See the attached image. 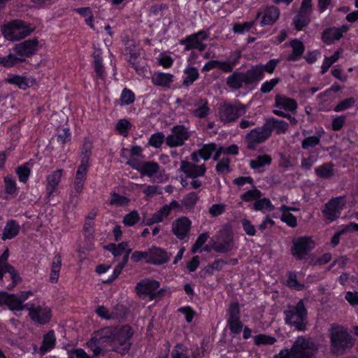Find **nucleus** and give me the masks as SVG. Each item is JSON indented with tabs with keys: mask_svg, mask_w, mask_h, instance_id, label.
Segmentation results:
<instances>
[{
	"mask_svg": "<svg viewBox=\"0 0 358 358\" xmlns=\"http://www.w3.org/2000/svg\"><path fill=\"white\" fill-rule=\"evenodd\" d=\"M198 200L199 196L197 194L194 192H192L183 197L182 206L186 209L192 210L194 208Z\"/></svg>",
	"mask_w": 358,
	"mask_h": 358,
	"instance_id": "45",
	"label": "nucleus"
},
{
	"mask_svg": "<svg viewBox=\"0 0 358 358\" xmlns=\"http://www.w3.org/2000/svg\"><path fill=\"white\" fill-rule=\"evenodd\" d=\"M135 100L134 94L128 89H124L120 97L122 104L129 105L132 103Z\"/></svg>",
	"mask_w": 358,
	"mask_h": 358,
	"instance_id": "60",
	"label": "nucleus"
},
{
	"mask_svg": "<svg viewBox=\"0 0 358 358\" xmlns=\"http://www.w3.org/2000/svg\"><path fill=\"white\" fill-rule=\"evenodd\" d=\"M6 81L8 83L17 86L21 90H27L30 87L29 80L25 77L17 75L8 78Z\"/></svg>",
	"mask_w": 358,
	"mask_h": 358,
	"instance_id": "40",
	"label": "nucleus"
},
{
	"mask_svg": "<svg viewBox=\"0 0 358 358\" xmlns=\"http://www.w3.org/2000/svg\"><path fill=\"white\" fill-rule=\"evenodd\" d=\"M270 136V131L265 123L262 127L251 130L245 136L248 149L251 150H255L259 144L264 142Z\"/></svg>",
	"mask_w": 358,
	"mask_h": 358,
	"instance_id": "11",
	"label": "nucleus"
},
{
	"mask_svg": "<svg viewBox=\"0 0 358 358\" xmlns=\"http://www.w3.org/2000/svg\"><path fill=\"white\" fill-rule=\"evenodd\" d=\"M56 338L53 331H50L46 334L43 340L42 345L40 348V351L42 354L45 353L47 351L52 349L55 345Z\"/></svg>",
	"mask_w": 358,
	"mask_h": 358,
	"instance_id": "36",
	"label": "nucleus"
},
{
	"mask_svg": "<svg viewBox=\"0 0 358 358\" xmlns=\"http://www.w3.org/2000/svg\"><path fill=\"white\" fill-rule=\"evenodd\" d=\"M196 109L192 111V114L198 118H204L209 114V107L206 99H199L195 102Z\"/></svg>",
	"mask_w": 358,
	"mask_h": 358,
	"instance_id": "31",
	"label": "nucleus"
},
{
	"mask_svg": "<svg viewBox=\"0 0 358 358\" xmlns=\"http://www.w3.org/2000/svg\"><path fill=\"white\" fill-rule=\"evenodd\" d=\"M208 34L204 31H200L192 34L180 41V44L185 45V50L188 51L192 49H198L200 52L206 49V45L202 41L208 38Z\"/></svg>",
	"mask_w": 358,
	"mask_h": 358,
	"instance_id": "15",
	"label": "nucleus"
},
{
	"mask_svg": "<svg viewBox=\"0 0 358 358\" xmlns=\"http://www.w3.org/2000/svg\"><path fill=\"white\" fill-rule=\"evenodd\" d=\"M330 352L335 356H342L350 351L355 345V339L346 328L332 324L329 329Z\"/></svg>",
	"mask_w": 358,
	"mask_h": 358,
	"instance_id": "1",
	"label": "nucleus"
},
{
	"mask_svg": "<svg viewBox=\"0 0 358 358\" xmlns=\"http://www.w3.org/2000/svg\"><path fill=\"white\" fill-rule=\"evenodd\" d=\"M38 41L36 38L26 40L15 45L13 50L22 58L29 57L38 50Z\"/></svg>",
	"mask_w": 358,
	"mask_h": 358,
	"instance_id": "16",
	"label": "nucleus"
},
{
	"mask_svg": "<svg viewBox=\"0 0 358 358\" xmlns=\"http://www.w3.org/2000/svg\"><path fill=\"white\" fill-rule=\"evenodd\" d=\"M31 319L38 324H45L50 321L52 315L51 310L48 307L37 306L31 305L27 308Z\"/></svg>",
	"mask_w": 358,
	"mask_h": 358,
	"instance_id": "17",
	"label": "nucleus"
},
{
	"mask_svg": "<svg viewBox=\"0 0 358 358\" xmlns=\"http://www.w3.org/2000/svg\"><path fill=\"white\" fill-rule=\"evenodd\" d=\"M34 30V29L31 27L30 24L19 19L9 21L1 26V31L3 37L12 42L26 38Z\"/></svg>",
	"mask_w": 358,
	"mask_h": 358,
	"instance_id": "3",
	"label": "nucleus"
},
{
	"mask_svg": "<svg viewBox=\"0 0 358 358\" xmlns=\"http://www.w3.org/2000/svg\"><path fill=\"white\" fill-rule=\"evenodd\" d=\"M131 127V123L126 119H122L118 121V122L116 124V129L121 134H124V136H127V131Z\"/></svg>",
	"mask_w": 358,
	"mask_h": 358,
	"instance_id": "62",
	"label": "nucleus"
},
{
	"mask_svg": "<svg viewBox=\"0 0 358 358\" xmlns=\"http://www.w3.org/2000/svg\"><path fill=\"white\" fill-rule=\"evenodd\" d=\"M253 188L245 192L244 194L241 195V199L244 201H251L253 200H257L261 198L262 193L261 192L257 189V187L253 185Z\"/></svg>",
	"mask_w": 358,
	"mask_h": 358,
	"instance_id": "47",
	"label": "nucleus"
},
{
	"mask_svg": "<svg viewBox=\"0 0 358 358\" xmlns=\"http://www.w3.org/2000/svg\"><path fill=\"white\" fill-rule=\"evenodd\" d=\"M275 106L280 108L291 112L295 111L297 108V103L294 99L282 95H276L275 98Z\"/></svg>",
	"mask_w": 358,
	"mask_h": 358,
	"instance_id": "27",
	"label": "nucleus"
},
{
	"mask_svg": "<svg viewBox=\"0 0 358 358\" xmlns=\"http://www.w3.org/2000/svg\"><path fill=\"white\" fill-rule=\"evenodd\" d=\"M92 143L85 138L81 148V162L89 165L90 159L92 155Z\"/></svg>",
	"mask_w": 358,
	"mask_h": 358,
	"instance_id": "39",
	"label": "nucleus"
},
{
	"mask_svg": "<svg viewBox=\"0 0 358 358\" xmlns=\"http://www.w3.org/2000/svg\"><path fill=\"white\" fill-rule=\"evenodd\" d=\"M63 169H57L47 177V196L50 197L61 181Z\"/></svg>",
	"mask_w": 358,
	"mask_h": 358,
	"instance_id": "23",
	"label": "nucleus"
},
{
	"mask_svg": "<svg viewBox=\"0 0 358 358\" xmlns=\"http://www.w3.org/2000/svg\"><path fill=\"white\" fill-rule=\"evenodd\" d=\"M315 242L310 237H299L293 241L291 253L297 260L305 259L315 248Z\"/></svg>",
	"mask_w": 358,
	"mask_h": 358,
	"instance_id": "9",
	"label": "nucleus"
},
{
	"mask_svg": "<svg viewBox=\"0 0 358 358\" xmlns=\"http://www.w3.org/2000/svg\"><path fill=\"white\" fill-rule=\"evenodd\" d=\"M255 71L250 69L246 72L235 71L227 79V85L231 89L239 90L245 86H249L253 83H257L255 80Z\"/></svg>",
	"mask_w": 358,
	"mask_h": 358,
	"instance_id": "8",
	"label": "nucleus"
},
{
	"mask_svg": "<svg viewBox=\"0 0 358 358\" xmlns=\"http://www.w3.org/2000/svg\"><path fill=\"white\" fill-rule=\"evenodd\" d=\"M129 244L126 241L121 242L116 245L115 243H110L105 246V249L110 251L114 257H119L122 255L124 250L128 248Z\"/></svg>",
	"mask_w": 358,
	"mask_h": 358,
	"instance_id": "41",
	"label": "nucleus"
},
{
	"mask_svg": "<svg viewBox=\"0 0 358 358\" xmlns=\"http://www.w3.org/2000/svg\"><path fill=\"white\" fill-rule=\"evenodd\" d=\"M159 286L157 280L145 278L138 282L135 289L138 296L148 297L152 300L159 294Z\"/></svg>",
	"mask_w": 358,
	"mask_h": 358,
	"instance_id": "12",
	"label": "nucleus"
},
{
	"mask_svg": "<svg viewBox=\"0 0 358 358\" xmlns=\"http://www.w3.org/2000/svg\"><path fill=\"white\" fill-rule=\"evenodd\" d=\"M319 344L313 338L299 336L290 349L281 350L277 358H316Z\"/></svg>",
	"mask_w": 358,
	"mask_h": 358,
	"instance_id": "2",
	"label": "nucleus"
},
{
	"mask_svg": "<svg viewBox=\"0 0 358 358\" xmlns=\"http://www.w3.org/2000/svg\"><path fill=\"white\" fill-rule=\"evenodd\" d=\"M180 171L183 172L187 177L196 178L203 176L206 172V167L204 164L196 165L192 162L182 160L180 162Z\"/></svg>",
	"mask_w": 358,
	"mask_h": 358,
	"instance_id": "19",
	"label": "nucleus"
},
{
	"mask_svg": "<svg viewBox=\"0 0 358 358\" xmlns=\"http://www.w3.org/2000/svg\"><path fill=\"white\" fill-rule=\"evenodd\" d=\"M280 82V78H275L269 81H266L262 83L260 92L262 94H266L270 92L275 86L277 84H278Z\"/></svg>",
	"mask_w": 358,
	"mask_h": 358,
	"instance_id": "54",
	"label": "nucleus"
},
{
	"mask_svg": "<svg viewBox=\"0 0 358 358\" xmlns=\"http://www.w3.org/2000/svg\"><path fill=\"white\" fill-rule=\"evenodd\" d=\"M280 16V10L274 6H271L265 8L262 20L260 22L262 27L274 24Z\"/></svg>",
	"mask_w": 358,
	"mask_h": 358,
	"instance_id": "24",
	"label": "nucleus"
},
{
	"mask_svg": "<svg viewBox=\"0 0 358 358\" xmlns=\"http://www.w3.org/2000/svg\"><path fill=\"white\" fill-rule=\"evenodd\" d=\"M253 208L255 210H266L268 212H271L274 210V206L271 203V201L267 198L259 199L253 203Z\"/></svg>",
	"mask_w": 358,
	"mask_h": 358,
	"instance_id": "44",
	"label": "nucleus"
},
{
	"mask_svg": "<svg viewBox=\"0 0 358 358\" xmlns=\"http://www.w3.org/2000/svg\"><path fill=\"white\" fill-rule=\"evenodd\" d=\"M346 201L344 196H338L330 199L324 207L322 213L329 222L337 220L345 208Z\"/></svg>",
	"mask_w": 358,
	"mask_h": 358,
	"instance_id": "10",
	"label": "nucleus"
},
{
	"mask_svg": "<svg viewBox=\"0 0 358 358\" xmlns=\"http://www.w3.org/2000/svg\"><path fill=\"white\" fill-rule=\"evenodd\" d=\"M211 247L217 252L224 253L231 251L234 248L232 232L227 229L221 230L217 238V241Z\"/></svg>",
	"mask_w": 358,
	"mask_h": 358,
	"instance_id": "13",
	"label": "nucleus"
},
{
	"mask_svg": "<svg viewBox=\"0 0 358 358\" xmlns=\"http://www.w3.org/2000/svg\"><path fill=\"white\" fill-rule=\"evenodd\" d=\"M93 57H94V69L96 71V73L97 74L98 77L100 78H103V66L102 64V57L101 56V51L100 50H96L93 53Z\"/></svg>",
	"mask_w": 358,
	"mask_h": 358,
	"instance_id": "42",
	"label": "nucleus"
},
{
	"mask_svg": "<svg viewBox=\"0 0 358 358\" xmlns=\"http://www.w3.org/2000/svg\"><path fill=\"white\" fill-rule=\"evenodd\" d=\"M341 38V32L337 27H329L324 29L322 34V40L327 44H331Z\"/></svg>",
	"mask_w": 358,
	"mask_h": 358,
	"instance_id": "30",
	"label": "nucleus"
},
{
	"mask_svg": "<svg viewBox=\"0 0 358 358\" xmlns=\"http://www.w3.org/2000/svg\"><path fill=\"white\" fill-rule=\"evenodd\" d=\"M242 227L244 231L250 236H254L256 234L255 226L248 219H243L241 220Z\"/></svg>",
	"mask_w": 358,
	"mask_h": 358,
	"instance_id": "64",
	"label": "nucleus"
},
{
	"mask_svg": "<svg viewBox=\"0 0 358 358\" xmlns=\"http://www.w3.org/2000/svg\"><path fill=\"white\" fill-rule=\"evenodd\" d=\"M24 62H25L24 58H22L13 53H10L6 57H0V64L6 68L13 67V66Z\"/></svg>",
	"mask_w": 358,
	"mask_h": 358,
	"instance_id": "37",
	"label": "nucleus"
},
{
	"mask_svg": "<svg viewBox=\"0 0 358 358\" xmlns=\"http://www.w3.org/2000/svg\"><path fill=\"white\" fill-rule=\"evenodd\" d=\"M315 174L323 179L331 178L334 174V165L332 163H324L315 169Z\"/></svg>",
	"mask_w": 358,
	"mask_h": 358,
	"instance_id": "33",
	"label": "nucleus"
},
{
	"mask_svg": "<svg viewBox=\"0 0 358 358\" xmlns=\"http://www.w3.org/2000/svg\"><path fill=\"white\" fill-rule=\"evenodd\" d=\"M255 21L246 22L243 24L235 23L233 27V31L235 33L243 34L244 31H249L255 24Z\"/></svg>",
	"mask_w": 358,
	"mask_h": 358,
	"instance_id": "57",
	"label": "nucleus"
},
{
	"mask_svg": "<svg viewBox=\"0 0 358 358\" xmlns=\"http://www.w3.org/2000/svg\"><path fill=\"white\" fill-rule=\"evenodd\" d=\"M30 173L31 170L26 164L20 166L16 169V173L18 176L19 180L22 182L27 181Z\"/></svg>",
	"mask_w": 358,
	"mask_h": 358,
	"instance_id": "53",
	"label": "nucleus"
},
{
	"mask_svg": "<svg viewBox=\"0 0 358 358\" xmlns=\"http://www.w3.org/2000/svg\"><path fill=\"white\" fill-rule=\"evenodd\" d=\"M247 106L236 101L234 103L224 102L218 109L220 120L224 123H229L236 121L246 112Z\"/></svg>",
	"mask_w": 358,
	"mask_h": 358,
	"instance_id": "6",
	"label": "nucleus"
},
{
	"mask_svg": "<svg viewBox=\"0 0 358 358\" xmlns=\"http://www.w3.org/2000/svg\"><path fill=\"white\" fill-rule=\"evenodd\" d=\"M320 142V138L319 136H313L310 137L306 138L301 144V147L304 150H307L309 148H313L317 145Z\"/></svg>",
	"mask_w": 358,
	"mask_h": 358,
	"instance_id": "58",
	"label": "nucleus"
},
{
	"mask_svg": "<svg viewBox=\"0 0 358 358\" xmlns=\"http://www.w3.org/2000/svg\"><path fill=\"white\" fill-rule=\"evenodd\" d=\"M290 207L281 206L280 210L282 213L281 220L289 227H295L297 225L296 218L290 213Z\"/></svg>",
	"mask_w": 358,
	"mask_h": 358,
	"instance_id": "38",
	"label": "nucleus"
},
{
	"mask_svg": "<svg viewBox=\"0 0 358 358\" xmlns=\"http://www.w3.org/2000/svg\"><path fill=\"white\" fill-rule=\"evenodd\" d=\"M287 285L297 290H301L303 285L298 282L295 273L290 272L288 276Z\"/></svg>",
	"mask_w": 358,
	"mask_h": 358,
	"instance_id": "63",
	"label": "nucleus"
},
{
	"mask_svg": "<svg viewBox=\"0 0 358 358\" xmlns=\"http://www.w3.org/2000/svg\"><path fill=\"white\" fill-rule=\"evenodd\" d=\"M20 225L18 223L13 220L7 222L2 235V239H12L16 236L20 231Z\"/></svg>",
	"mask_w": 358,
	"mask_h": 358,
	"instance_id": "28",
	"label": "nucleus"
},
{
	"mask_svg": "<svg viewBox=\"0 0 358 358\" xmlns=\"http://www.w3.org/2000/svg\"><path fill=\"white\" fill-rule=\"evenodd\" d=\"M184 73L187 75L183 80V85L186 86L191 85L199 76L198 70L194 67L186 68Z\"/></svg>",
	"mask_w": 358,
	"mask_h": 358,
	"instance_id": "46",
	"label": "nucleus"
},
{
	"mask_svg": "<svg viewBox=\"0 0 358 358\" xmlns=\"http://www.w3.org/2000/svg\"><path fill=\"white\" fill-rule=\"evenodd\" d=\"M113 327L101 329L87 343V346L95 355L110 350L109 348L113 350Z\"/></svg>",
	"mask_w": 358,
	"mask_h": 358,
	"instance_id": "5",
	"label": "nucleus"
},
{
	"mask_svg": "<svg viewBox=\"0 0 358 358\" xmlns=\"http://www.w3.org/2000/svg\"><path fill=\"white\" fill-rule=\"evenodd\" d=\"M62 267V257L59 254L55 256L51 264V271L50 274V282L55 283L58 281L60 269Z\"/></svg>",
	"mask_w": 358,
	"mask_h": 358,
	"instance_id": "32",
	"label": "nucleus"
},
{
	"mask_svg": "<svg viewBox=\"0 0 358 358\" xmlns=\"http://www.w3.org/2000/svg\"><path fill=\"white\" fill-rule=\"evenodd\" d=\"M226 209V205L224 203L213 204L208 210L209 214L212 217H217L223 214Z\"/></svg>",
	"mask_w": 358,
	"mask_h": 358,
	"instance_id": "61",
	"label": "nucleus"
},
{
	"mask_svg": "<svg viewBox=\"0 0 358 358\" xmlns=\"http://www.w3.org/2000/svg\"><path fill=\"white\" fill-rule=\"evenodd\" d=\"M172 134L166 138V143L170 148L179 147L189 138V132L184 125H177L172 128Z\"/></svg>",
	"mask_w": 358,
	"mask_h": 358,
	"instance_id": "14",
	"label": "nucleus"
},
{
	"mask_svg": "<svg viewBox=\"0 0 358 358\" xmlns=\"http://www.w3.org/2000/svg\"><path fill=\"white\" fill-rule=\"evenodd\" d=\"M173 76L170 73L155 72L151 77V81L155 86L170 87L173 83Z\"/></svg>",
	"mask_w": 358,
	"mask_h": 358,
	"instance_id": "25",
	"label": "nucleus"
},
{
	"mask_svg": "<svg viewBox=\"0 0 358 358\" xmlns=\"http://www.w3.org/2000/svg\"><path fill=\"white\" fill-rule=\"evenodd\" d=\"M5 305L10 310H22L27 309L28 304L21 305L18 299L17 295L14 294H8L6 292H0V306Z\"/></svg>",
	"mask_w": 358,
	"mask_h": 358,
	"instance_id": "20",
	"label": "nucleus"
},
{
	"mask_svg": "<svg viewBox=\"0 0 358 358\" xmlns=\"http://www.w3.org/2000/svg\"><path fill=\"white\" fill-rule=\"evenodd\" d=\"M191 224L192 222L188 217H182L173 222L171 231L178 239L182 240L187 236Z\"/></svg>",
	"mask_w": 358,
	"mask_h": 358,
	"instance_id": "18",
	"label": "nucleus"
},
{
	"mask_svg": "<svg viewBox=\"0 0 358 358\" xmlns=\"http://www.w3.org/2000/svg\"><path fill=\"white\" fill-rule=\"evenodd\" d=\"M230 159L229 158H222L216 165V171L220 174H225L231 171L229 167Z\"/></svg>",
	"mask_w": 358,
	"mask_h": 358,
	"instance_id": "55",
	"label": "nucleus"
},
{
	"mask_svg": "<svg viewBox=\"0 0 358 358\" xmlns=\"http://www.w3.org/2000/svg\"><path fill=\"white\" fill-rule=\"evenodd\" d=\"M272 159L268 155H259L255 159L250 161V166L252 169L259 170L265 165H269Z\"/></svg>",
	"mask_w": 358,
	"mask_h": 358,
	"instance_id": "35",
	"label": "nucleus"
},
{
	"mask_svg": "<svg viewBox=\"0 0 358 358\" xmlns=\"http://www.w3.org/2000/svg\"><path fill=\"white\" fill-rule=\"evenodd\" d=\"M228 318L227 320H234L241 317V312L239 305L238 303H232L230 304L227 310Z\"/></svg>",
	"mask_w": 358,
	"mask_h": 358,
	"instance_id": "56",
	"label": "nucleus"
},
{
	"mask_svg": "<svg viewBox=\"0 0 358 358\" xmlns=\"http://www.w3.org/2000/svg\"><path fill=\"white\" fill-rule=\"evenodd\" d=\"M216 150V145L215 143H209L204 145L200 150H199V153L200 155V157L204 160H208L210 158L213 152Z\"/></svg>",
	"mask_w": 358,
	"mask_h": 358,
	"instance_id": "49",
	"label": "nucleus"
},
{
	"mask_svg": "<svg viewBox=\"0 0 358 358\" xmlns=\"http://www.w3.org/2000/svg\"><path fill=\"white\" fill-rule=\"evenodd\" d=\"M276 342V338L273 336H268L266 334H259L254 337V343L256 345L259 346L262 345H273Z\"/></svg>",
	"mask_w": 358,
	"mask_h": 358,
	"instance_id": "48",
	"label": "nucleus"
},
{
	"mask_svg": "<svg viewBox=\"0 0 358 358\" xmlns=\"http://www.w3.org/2000/svg\"><path fill=\"white\" fill-rule=\"evenodd\" d=\"M310 22V17L299 13L293 19V24L297 31L302 30L305 27L308 26Z\"/></svg>",
	"mask_w": 358,
	"mask_h": 358,
	"instance_id": "43",
	"label": "nucleus"
},
{
	"mask_svg": "<svg viewBox=\"0 0 358 358\" xmlns=\"http://www.w3.org/2000/svg\"><path fill=\"white\" fill-rule=\"evenodd\" d=\"M265 124L266 127H268L271 135L273 130H275L278 134H285L289 127L288 123L285 121L280 120L273 117L266 120Z\"/></svg>",
	"mask_w": 358,
	"mask_h": 358,
	"instance_id": "26",
	"label": "nucleus"
},
{
	"mask_svg": "<svg viewBox=\"0 0 358 358\" xmlns=\"http://www.w3.org/2000/svg\"><path fill=\"white\" fill-rule=\"evenodd\" d=\"M113 351L127 353L131 347L130 339L133 336L131 329L129 326H124L120 329L113 327Z\"/></svg>",
	"mask_w": 358,
	"mask_h": 358,
	"instance_id": "7",
	"label": "nucleus"
},
{
	"mask_svg": "<svg viewBox=\"0 0 358 358\" xmlns=\"http://www.w3.org/2000/svg\"><path fill=\"white\" fill-rule=\"evenodd\" d=\"M8 273L11 278L17 279L18 273L15 271V268L8 263L1 264L0 265V279L3 278L4 273Z\"/></svg>",
	"mask_w": 358,
	"mask_h": 358,
	"instance_id": "51",
	"label": "nucleus"
},
{
	"mask_svg": "<svg viewBox=\"0 0 358 358\" xmlns=\"http://www.w3.org/2000/svg\"><path fill=\"white\" fill-rule=\"evenodd\" d=\"M285 322L298 331H303L308 324V311L303 300L301 299L295 306H289L284 312Z\"/></svg>",
	"mask_w": 358,
	"mask_h": 358,
	"instance_id": "4",
	"label": "nucleus"
},
{
	"mask_svg": "<svg viewBox=\"0 0 358 358\" xmlns=\"http://www.w3.org/2000/svg\"><path fill=\"white\" fill-rule=\"evenodd\" d=\"M170 259L169 255L165 250L160 248L153 247L149 249V259H147L146 263L155 265H162Z\"/></svg>",
	"mask_w": 358,
	"mask_h": 358,
	"instance_id": "21",
	"label": "nucleus"
},
{
	"mask_svg": "<svg viewBox=\"0 0 358 358\" xmlns=\"http://www.w3.org/2000/svg\"><path fill=\"white\" fill-rule=\"evenodd\" d=\"M159 171V164L152 161L141 162V167L138 169V171L142 176H147L148 177H152L158 173Z\"/></svg>",
	"mask_w": 358,
	"mask_h": 358,
	"instance_id": "29",
	"label": "nucleus"
},
{
	"mask_svg": "<svg viewBox=\"0 0 358 358\" xmlns=\"http://www.w3.org/2000/svg\"><path fill=\"white\" fill-rule=\"evenodd\" d=\"M290 44L292 48V54L287 57V59L289 61H296L303 53L305 50L304 45L301 41L297 39L292 41Z\"/></svg>",
	"mask_w": 358,
	"mask_h": 358,
	"instance_id": "34",
	"label": "nucleus"
},
{
	"mask_svg": "<svg viewBox=\"0 0 358 358\" xmlns=\"http://www.w3.org/2000/svg\"><path fill=\"white\" fill-rule=\"evenodd\" d=\"M166 138L162 132H157L151 136L149 139V144L156 148H160Z\"/></svg>",
	"mask_w": 358,
	"mask_h": 358,
	"instance_id": "52",
	"label": "nucleus"
},
{
	"mask_svg": "<svg viewBox=\"0 0 358 358\" xmlns=\"http://www.w3.org/2000/svg\"><path fill=\"white\" fill-rule=\"evenodd\" d=\"M139 220V215L137 211L133 210L127 214L123 218V223L127 226H133Z\"/></svg>",
	"mask_w": 358,
	"mask_h": 358,
	"instance_id": "59",
	"label": "nucleus"
},
{
	"mask_svg": "<svg viewBox=\"0 0 358 358\" xmlns=\"http://www.w3.org/2000/svg\"><path fill=\"white\" fill-rule=\"evenodd\" d=\"M280 63L279 59H273L269 60L265 65L258 64L251 67L252 71H255V80L257 82L261 80L264 77V72L273 73L278 64Z\"/></svg>",
	"mask_w": 358,
	"mask_h": 358,
	"instance_id": "22",
	"label": "nucleus"
},
{
	"mask_svg": "<svg viewBox=\"0 0 358 358\" xmlns=\"http://www.w3.org/2000/svg\"><path fill=\"white\" fill-rule=\"evenodd\" d=\"M227 327H229L231 333L234 334H239L243 329V324L240 318L234 320H227Z\"/></svg>",
	"mask_w": 358,
	"mask_h": 358,
	"instance_id": "50",
	"label": "nucleus"
}]
</instances>
